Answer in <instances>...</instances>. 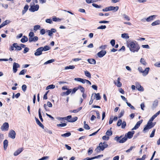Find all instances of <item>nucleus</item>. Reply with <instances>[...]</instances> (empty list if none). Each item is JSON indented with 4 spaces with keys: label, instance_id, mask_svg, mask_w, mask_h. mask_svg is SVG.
<instances>
[{
    "label": "nucleus",
    "instance_id": "nucleus-1",
    "mask_svg": "<svg viewBox=\"0 0 160 160\" xmlns=\"http://www.w3.org/2000/svg\"><path fill=\"white\" fill-rule=\"evenodd\" d=\"M127 46L129 48L130 51L133 52H138L140 49L139 46L136 44V41H127Z\"/></svg>",
    "mask_w": 160,
    "mask_h": 160
},
{
    "label": "nucleus",
    "instance_id": "nucleus-2",
    "mask_svg": "<svg viewBox=\"0 0 160 160\" xmlns=\"http://www.w3.org/2000/svg\"><path fill=\"white\" fill-rule=\"evenodd\" d=\"M108 145L106 144L105 142L103 143L100 142L95 149V151L97 152H99L100 151L103 150L105 148L108 147Z\"/></svg>",
    "mask_w": 160,
    "mask_h": 160
},
{
    "label": "nucleus",
    "instance_id": "nucleus-3",
    "mask_svg": "<svg viewBox=\"0 0 160 160\" xmlns=\"http://www.w3.org/2000/svg\"><path fill=\"white\" fill-rule=\"evenodd\" d=\"M152 122V121L150 120H149L147 124L145 125L143 129V131L146 132V130L150 129L154 127L156 124V122H155L153 123Z\"/></svg>",
    "mask_w": 160,
    "mask_h": 160
},
{
    "label": "nucleus",
    "instance_id": "nucleus-4",
    "mask_svg": "<svg viewBox=\"0 0 160 160\" xmlns=\"http://www.w3.org/2000/svg\"><path fill=\"white\" fill-rule=\"evenodd\" d=\"M138 70L139 72L140 73H142V75L143 76H146L147 75L149 71V68H146L144 71L143 70V69L141 67H139L138 68Z\"/></svg>",
    "mask_w": 160,
    "mask_h": 160
},
{
    "label": "nucleus",
    "instance_id": "nucleus-5",
    "mask_svg": "<svg viewBox=\"0 0 160 160\" xmlns=\"http://www.w3.org/2000/svg\"><path fill=\"white\" fill-rule=\"evenodd\" d=\"M78 119V117H76L73 118H72L71 115H69L67 117H64V120H67L69 122H73L77 121Z\"/></svg>",
    "mask_w": 160,
    "mask_h": 160
},
{
    "label": "nucleus",
    "instance_id": "nucleus-6",
    "mask_svg": "<svg viewBox=\"0 0 160 160\" xmlns=\"http://www.w3.org/2000/svg\"><path fill=\"white\" fill-rule=\"evenodd\" d=\"M39 6L38 4L36 5H31L30 8L29 10L32 12H34L35 11H38L39 8Z\"/></svg>",
    "mask_w": 160,
    "mask_h": 160
},
{
    "label": "nucleus",
    "instance_id": "nucleus-7",
    "mask_svg": "<svg viewBox=\"0 0 160 160\" xmlns=\"http://www.w3.org/2000/svg\"><path fill=\"white\" fill-rule=\"evenodd\" d=\"M9 124L8 122H4L1 127V129L3 131H6L9 129Z\"/></svg>",
    "mask_w": 160,
    "mask_h": 160
},
{
    "label": "nucleus",
    "instance_id": "nucleus-8",
    "mask_svg": "<svg viewBox=\"0 0 160 160\" xmlns=\"http://www.w3.org/2000/svg\"><path fill=\"white\" fill-rule=\"evenodd\" d=\"M20 67V65L18 63L14 62L13 65L12 70L14 73H16L17 70V68Z\"/></svg>",
    "mask_w": 160,
    "mask_h": 160
},
{
    "label": "nucleus",
    "instance_id": "nucleus-9",
    "mask_svg": "<svg viewBox=\"0 0 160 160\" xmlns=\"http://www.w3.org/2000/svg\"><path fill=\"white\" fill-rule=\"evenodd\" d=\"M16 133L13 130L10 131L8 133V137L12 139H14L15 138Z\"/></svg>",
    "mask_w": 160,
    "mask_h": 160
},
{
    "label": "nucleus",
    "instance_id": "nucleus-10",
    "mask_svg": "<svg viewBox=\"0 0 160 160\" xmlns=\"http://www.w3.org/2000/svg\"><path fill=\"white\" fill-rule=\"evenodd\" d=\"M143 120H141L140 121H139L138 122L136 123V124L135 125L134 127H133V128L132 129V130H136L140 126L141 124L142 123Z\"/></svg>",
    "mask_w": 160,
    "mask_h": 160
},
{
    "label": "nucleus",
    "instance_id": "nucleus-11",
    "mask_svg": "<svg viewBox=\"0 0 160 160\" xmlns=\"http://www.w3.org/2000/svg\"><path fill=\"white\" fill-rule=\"evenodd\" d=\"M106 53V52L105 51L102 50L97 53V55L101 58Z\"/></svg>",
    "mask_w": 160,
    "mask_h": 160
},
{
    "label": "nucleus",
    "instance_id": "nucleus-12",
    "mask_svg": "<svg viewBox=\"0 0 160 160\" xmlns=\"http://www.w3.org/2000/svg\"><path fill=\"white\" fill-rule=\"evenodd\" d=\"M120 78H118L117 79V82L115 81L114 82V84L118 87H120L122 85V84L120 82Z\"/></svg>",
    "mask_w": 160,
    "mask_h": 160
},
{
    "label": "nucleus",
    "instance_id": "nucleus-13",
    "mask_svg": "<svg viewBox=\"0 0 160 160\" xmlns=\"http://www.w3.org/2000/svg\"><path fill=\"white\" fill-rule=\"evenodd\" d=\"M42 51L41 47L38 48L36 50V52L34 53L36 56H39L42 54Z\"/></svg>",
    "mask_w": 160,
    "mask_h": 160
},
{
    "label": "nucleus",
    "instance_id": "nucleus-14",
    "mask_svg": "<svg viewBox=\"0 0 160 160\" xmlns=\"http://www.w3.org/2000/svg\"><path fill=\"white\" fill-rule=\"evenodd\" d=\"M135 133V132L134 131H130L128 132L127 133V138L130 139L132 138L133 136V134Z\"/></svg>",
    "mask_w": 160,
    "mask_h": 160
},
{
    "label": "nucleus",
    "instance_id": "nucleus-15",
    "mask_svg": "<svg viewBox=\"0 0 160 160\" xmlns=\"http://www.w3.org/2000/svg\"><path fill=\"white\" fill-rule=\"evenodd\" d=\"M38 38L37 36L33 37H29V41L30 42H35L38 40Z\"/></svg>",
    "mask_w": 160,
    "mask_h": 160
},
{
    "label": "nucleus",
    "instance_id": "nucleus-16",
    "mask_svg": "<svg viewBox=\"0 0 160 160\" xmlns=\"http://www.w3.org/2000/svg\"><path fill=\"white\" fill-rule=\"evenodd\" d=\"M136 88L139 91H143L144 89L138 83H136Z\"/></svg>",
    "mask_w": 160,
    "mask_h": 160
},
{
    "label": "nucleus",
    "instance_id": "nucleus-17",
    "mask_svg": "<svg viewBox=\"0 0 160 160\" xmlns=\"http://www.w3.org/2000/svg\"><path fill=\"white\" fill-rule=\"evenodd\" d=\"M23 150V148H19L18 150L16 151L13 154V155L15 156H16L19 154Z\"/></svg>",
    "mask_w": 160,
    "mask_h": 160
},
{
    "label": "nucleus",
    "instance_id": "nucleus-18",
    "mask_svg": "<svg viewBox=\"0 0 160 160\" xmlns=\"http://www.w3.org/2000/svg\"><path fill=\"white\" fill-rule=\"evenodd\" d=\"M156 17V16L155 15H152L146 18V20L147 22H149L152 20Z\"/></svg>",
    "mask_w": 160,
    "mask_h": 160
},
{
    "label": "nucleus",
    "instance_id": "nucleus-19",
    "mask_svg": "<svg viewBox=\"0 0 160 160\" xmlns=\"http://www.w3.org/2000/svg\"><path fill=\"white\" fill-rule=\"evenodd\" d=\"M118 9L119 7L118 6H110V11H113L114 12H115L118 11Z\"/></svg>",
    "mask_w": 160,
    "mask_h": 160
},
{
    "label": "nucleus",
    "instance_id": "nucleus-20",
    "mask_svg": "<svg viewBox=\"0 0 160 160\" xmlns=\"http://www.w3.org/2000/svg\"><path fill=\"white\" fill-rule=\"evenodd\" d=\"M93 95L94 96L95 98V99L97 100H99L101 99V96L100 95V94L99 93H93L92 94V96Z\"/></svg>",
    "mask_w": 160,
    "mask_h": 160
},
{
    "label": "nucleus",
    "instance_id": "nucleus-21",
    "mask_svg": "<svg viewBox=\"0 0 160 160\" xmlns=\"http://www.w3.org/2000/svg\"><path fill=\"white\" fill-rule=\"evenodd\" d=\"M160 113V110L157 112L154 115L149 119L152 121Z\"/></svg>",
    "mask_w": 160,
    "mask_h": 160
},
{
    "label": "nucleus",
    "instance_id": "nucleus-22",
    "mask_svg": "<svg viewBox=\"0 0 160 160\" xmlns=\"http://www.w3.org/2000/svg\"><path fill=\"white\" fill-rule=\"evenodd\" d=\"M75 68V66L73 65H69V66H66L64 68L65 70L68 69H74Z\"/></svg>",
    "mask_w": 160,
    "mask_h": 160
},
{
    "label": "nucleus",
    "instance_id": "nucleus-23",
    "mask_svg": "<svg viewBox=\"0 0 160 160\" xmlns=\"http://www.w3.org/2000/svg\"><path fill=\"white\" fill-rule=\"evenodd\" d=\"M88 62L91 64H95L96 63V61L93 59H88L87 60Z\"/></svg>",
    "mask_w": 160,
    "mask_h": 160
},
{
    "label": "nucleus",
    "instance_id": "nucleus-24",
    "mask_svg": "<svg viewBox=\"0 0 160 160\" xmlns=\"http://www.w3.org/2000/svg\"><path fill=\"white\" fill-rule=\"evenodd\" d=\"M121 37L125 39H128L129 38L128 33H124L121 34Z\"/></svg>",
    "mask_w": 160,
    "mask_h": 160
},
{
    "label": "nucleus",
    "instance_id": "nucleus-25",
    "mask_svg": "<svg viewBox=\"0 0 160 160\" xmlns=\"http://www.w3.org/2000/svg\"><path fill=\"white\" fill-rule=\"evenodd\" d=\"M8 145V141L6 139L4 140L3 142L4 149L5 150L6 149Z\"/></svg>",
    "mask_w": 160,
    "mask_h": 160
},
{
    "label": "nucleus",
    "instance_id": "nucleus-26",
    "mask_svg": "<svg viewBox=\"0 0 160 160\" xmlns=\"http://www.w3.org/2000/svg\"><path fill=\"white\" fill-rule=\"evenodd\" d=\"M160 24V21L159 20H157L153 22L151 24L152 26H155L157 25H159Z\"/></svg>",
    "mask_w": 160,
    "mask_h": 160
},
{
    "label": "nucleus",
    "instance_id": "nucleus-27",
    "mask_svg": "<svg viewBox=\"0 0 160 160\" xmlns=\"http://www.w3.org/2000/svg\"><path fill=\"white\" fill-rule=\"evenodd\" d=\"M103 156V155H98L97 156H95V157H92V158H87V160H92V159H94L97 158H98L100 157H102Z\"/></svg>",
    "mask_w": 160,
    "mask_h": 160
},
{
    "label": "nucleus",
    "instance_id": "nucleus-28",
    "mask_svg": "<svg viewBox=\"0 0 160 160\" xmlns=\"http://www.w3.org/2000/svg\"><path fill=\"white\" fill-rule=\"evenodd\" d=\"M127 140V137L125 136L124 138H122L119 141V142L120 143H123L125 142Z\"/></svg>",
    "mask_w": 160,
    "mask_h": 160
},
{
    "label": "nucleus",
    "instance_id": "nucleus-29",
    "mask_svg": "<svg viewBox=\"0 0 160 160\" xmlns=\"http://www.w3.org/2000/svg\"><path fill=\"white\" fill-rule=\"evenodd\" d=\"M28 40V38L25 36H23V38L21 39V41L22 43L25 42Z\"/></svg>",
    "mask_w": 160,
    "mask_h": 160
},
{
    "label": "nucleus",
    "instance_id": "nucleus-30",
    "mask_svg": "<svg viewBox=\"0 0 160 160\" xmlns=\"http://www.w3.org/2000/svg\"><path fill=\"white\" fill-rule=\"evenodd\" d=\"M42 51H46L50 49V48L48 46L46 45L44 47H41Z\"/></svg>",
    "mask_w": 160,
    "mask_h": 160
},
{
    "label": "nucleus",
    "instance_id": "nucleus-31",
    "mask_svg": "<svg viewBox=\"0 0 160 160\" xmlns=\"http://www.w3.org/2000/svg\"><path fill=\"white\" fill-rule=\"evenodd\" d=\"M28 5H26L24 8V10H23L22 11V14H24L27 11V10L28 9Z\"/></svg>",
    "mask_w": 160,
    "mask_h": 160
},
{
    "label": "nucleus",
    "instance_id": "nucleus-32",
    "mask_svg": "<svg viewBox=\"0 0 160 160\" xmlns=\"http://www.w3.org/2000/svg\"><path fill=\"white\" fill-rule=\"evenodd\" d=\"M158 101L157 100H155L152 103L153 108H156L158 105Z\"/></svg>",
    "mask_w": 160,
    "mask_h": 160
},
{
    "label": "nucleus",
    "instance_id": "nucleus-33",
    "mask_svg": "<svg viewBox=\"0 0 160 160\" xmlns=\"http://www.w3.org/2000/svg\"><path fill=\"white\" fill-rule=\"evenodd\" d=\"M111 129L108 130L106 132V134L107 136L109 137L111 136L112 134V132L111 131Z\"/></svg>",
    "mask_w": 160,
    "mask_h": 160
},
{
    "label": "nucleus",
    "instance_id": "nucleus-34",
    "mask_svg": "<svg viewBox=\"0 0 160 160\" xmlns=\"http://www.w3.org/2000/svg\"><path fill=\"white\" fill-rule=\"evenodd\" d=\"M55 88V85L51 84L48 86L46 88V89L48 90L50 89H53Z\"/></svg>",
    "mask_w": 160,
    "mask_h": 160
},
{
    "label": "nucleus",
    "instance_id": "nucleus-35",
    "mask_svg": "<svg viewBox=\"0 0 160 160\" xmlns=\"http://www.w3.org/2000/svg\"><path fill=\"white\" fill-rule=\"evenodd\" d=\"M85 75L89 78H91V74L90 73L87 71H84Z\"/></svg>",
    "mask_w": 160,
    "mask_h": 160
},
{
    "label": "nucleus",
    "instance_id": "nucleus-36",
    "mask_svg": "<svg viewBox=\"0 0 160 160\" xmlns=\"http://www.w3.org/2000/svg\"><path fill=\"white\" fill-rule=\"evenodd\" d=\"M36 122H37V123L41 128H44V126L42 125V123H41V122H40V121L37 118L36 119Z\"/></svg>",
    "mask_w": 160,
    "mask_h": 160
},
{
    "label": "nucleus",
    "instance_id": "nucleus-37",
    "mask_svg": "<svg viewBox=\"0 0 160 160\" xmlns=\"http://www.w3.org/2000/svg\"><path fill=\"white\" fill-rule=\"evenodd\" d=\"M140 62V63L144 65H146L147 64V63L146 62L145 60L143 58H141Z\"/></svg>",
    "mask_w": 160,
    "mask_h": 160
},
{
    "label": "nucleus",
    "instance_id": "nucleus-38",
    "mask_svg": "<svg viewBox=\"0 0 160 160\" xmlns=\"http://www.w3.org/2000/svg\"><path fill=\"white\" fill-rule=\"evenodd\" d=\"M71 135V133L69 132H67L65 134L61 135V136L62 137H68L70 136Z\"/></svg>",
    "mask_w": 160,
    "mask_h": 160
},
{
    "label": "nucleus",
    "instance_id": "nucleus-39",
    "mask_svg": "<svg viewBox=\"0 0 160 160\" xmlns=\"http://www.w3.org/2000/svg\"><path fill=\"white\" fill-rule=\"evenodd\" d=\"M55 61L53 59H52L50 60H49L47 61L46 62H45L44 63V64H47L48 63H50L54 62Z\"/></svg>",
    "mask_w": 160,
    "mask_h": 160
},
{
    "label": "nucleus",
    "instance_id": "nucleus-40",
    "mask_svg": "<svg viewBox=\"0 0 160 160\" xmlns=\"http://www.w3.org/2000/svg\"><path fill=\"white\" fill-rule=\"evenodd\" d=\"M78 89H79L80 91L82 93H84V88L82 87L81 86H79L78 87Z\"/></svg>",
    "mask_w": 160,
    "mask_h": 160
},
{
    "label": "nucleus",
    "instance_id": "nucleus-41",
    "mask_svg": "<svg viewBox=\"0 0 160 160\" xmlns=\"http://www.w3.org/2000/svg\"><path fill=\"white\" fill-rule=\"evenodd\" d=\"M40 28V26L39 25H35L34 26V30L36 31L38 30Z\"/></svg>",
    "mask_w": 160,
    "mask_h": 160
},
{
    "label": "nucleus",
    "instance_id": "nucleus-42",
    "mask_svg": "<svg viewBox=\"0 0 160 160\" xmlns=\"http://www.w3.org/2000/svg\"><path fill=\"white\" fill-rule=\"evenodd\" d=\"M15 45H16V43L13 44L12 46L10 48L9 50L11 51H13L14 50V48H15Z\"/></svg>",
    "mask_w": 160,
    "mask_h": 160
},
{
    "label": "nucleus",
    "instance_id": "nucleus-43",
    "mask_svg": "<svg viewBox=\"0 0 160 160\" xmlns=\"http://www.w3.org/2000/svg\"><path fill=\"white\" fill-rule=\"evenodd\" d=\"M126 104H127V105L131 109H133V110L135 109V108H134V107L133 106H132V105L130 103H129L128 102H126Z\"/></svg>",
    "mask_w": 160,
    "mask_h": 160
},
{
    "label": "nucleus",
    "instance_id": "nucleus-44",
    "mask_svg": "<svg viewBox=\"0 0 160 160\" xmlns=\"http://www.w3.org/2000/svg\"><path fill=\"white\" fill-rule=\"evenodd\" d=\"M92 5L94 7L96 8H101L102 7L101 6H99L94 3L92 4Z\"/></svg>",
    "mask_w": 160,
    "mask_h": 160
},
{
    "label": "nucleus",
    "instance_id": "nucleus-45",
    "mask_svg": "<svg viewBox=\"0 0 160 160\" xmlns=\"http://www.w3.org/2000/svg\"><path fill=\"white\" fill-rule=\"evenodd\" d=\"M15 48L17 50H20L22 49V48H21V47H20V46H18L17 43H16V45H15Z\"/></svg>",
    "mask_w": 160,
    "mask_h": 160
},
{
    "label": "nucleus",
    "instance_id": "nucleus-46",
    "mask_svg": "<svg viewBox=\"0 0 160 160\" xmlns=\"http://www.w3.org/2000/svg\"><path fill=\"white\" fill-rule=\"evenodd\" d=\"M109 138V137L108 136H104L102 137V139L103 140H108Z\"/></svg>",
    "mask_w": 160,
    "mask_h": 160
},
{
    "label": "nucleus",
    "instance_id": "nucleus-47",
    "mask_svg": "<svg viewBox=\"0 0 160 160\" xmlns=\"http://www.w3.org/2000/svg\"><path fill=\"white\" fill-rule=\"evenodd\" d=\"M106 27L105 25H102L98 27V29H104L106 28Z\"/></svg>",
    "mask_w": 160,
    "mask_h": 160
},
{
    "label": "nucleus",
    "instance_id": "nucleus-48",
    "mask_svg": "<svg viewBox=\"0 0 160 160\" xmlns=\"http://www.w3.org/2000/svg\"><path fill=\"white\" fill-rule=\"evenodd\" d=\"M27 88V86L26 85H23L22 87V91L24 92H25L26 91Z\"/></svg>",
    "mask_w": 160,
    "mask_h": 160
},
{
    "label": "nucleus",
    "instance_id": "nucleus-49",
    "mask_svg": "<svg viewBox=\"0 0 160 160\" xmlns=\"http://www.w3.org/2000/svg\"><path fill=\"white\" fill-rule=\"evenodd\" d=\"M52 19L53 21H55V22L60 21L61 20V19H60L59 18H56V17L53 18H52Z\"/></svg>",
    "mask_w": 160,
    "mask_h": 160
},
{
    "label": "nucleus",
    "instance_id": "nucleus-50",
    "mask_svg": "<svg viewBox=\"0 0 160 160\" xmlns=\"http://www.w3.org/2000/svg\"><path fill=\"white\" fill-rule=\"evenodd\" d=\"M67 125V124L66 123H63L62 124H59L57 125V126L58 127H64L65 126Z\"/></svg>",
    "mask_w": 160,
    "mask_h": 160
},
{
    "label": "nucleus",
    "instance_id": "nucleus-51",
    "mask_svg": "<svg viewBox=\"0 0 160 160\" xmlns=\"http://www.w3.org/2000/svg\"><path fill=\"white\" fill-rule=\"evenodd\" d=\"M121 125H122V128H125V127L126 125V122L125 121H123L122 122Z\"/></svg>",
    "mask_w": 160,
    "mask_h": 160
},
{
    "label": "nucleus",
    "instance_id": "nucleus-52",
    "mask_svg": "<svg viewBox=\"0 0 160 160\" xmlns=\"http://www.w3.org/2000/svg\"><path fill=\"white\" fill-rule=\"evenodd\" d=\"M45 21L47 23H49L50 24H52V20L51 19H47Z\"/></svg>",
    "mask_w": 160,
    "mask_h": 160
},
{
    "label": "nucleus",
    "instance_id": "nucleus-53",
    "mask_svg": "<svg viewBox=\"0 0 160 160\" xmlns=\"http://www.w3.org/2000/svg\"><path fill=\"white\" fill-rule=\"evenodd\" d=\"M72 91V89H68L67 91L66 92V95H68L70 94Z\"/></svg>",
    "mask_w": 160,
    "mask_h": 160
},
{
    "label": "nucleus",
    "instance_id": "nucleus-54",
    "mask_svg": "<svg viewBox=\"0 0 160 160\" xmlns=\"http://www.w3.org/2000/svg\"><path fill=\"white\" fill-rule=\"evenodd\" d=\"M155 129H153V131H152V133L150 134V137L151 138H152L154 137L155 133Z\"/></svg>",
    "mask_w": 160,
    "mask_h": 160
},
{
    "label": "nucleus",
    "instance_id": "nucleus-55",
    "mask_svg": "<svg viewBox=\"0 0 160 160\" xmlns=\"http://www.w3.org/2000/svg\"><path fill=\"white\" fill-rule=\"evenodd\" d=\"M154 65L155 66L157 67H160V62H156Z\"/></svg>",
    "mask_w": 160,
    "mask_h": 160
},
{
    "label": "nucleus",
    "instance_id": "nucleus-56",
    "mask_svg": "<svg viewBox=\"0 0 160 160\" xmlns=\"http://www.w3.org/2000/svg\"><path fill=\"white\" fill-rule=\"evenodd\" d=\"M124 18L125 19L128 21H129L130 20V18L129 16L126 15H123Z\"/></svg>",
    "mask_w": 160,
    "mask_h": 160
},
{
    "label": "nucleus",
    "instance_id": "nucleus-57",
    "mask_svg": "<svg viewBox=\"0 0 160 160\" xmlns=\"http://www.w3.org/2000/svg\"><path fill=\"white\" fill-rule=\"evenodd\" d=\"M142 47L143 48H146L147 49H149L150 48L148 44L142 45Z\"/></svg>",
    "mask_w": 160,
    "mask_h": 160
},
{
    "label": "nucleus",
    "instance_id": "nucleus-58",
    "mask_svg": "<svg viewBox=\"0 0 160 160\" xmlns=\"http://www.w3.org/2000/svg\"><path fill=\"white\" fill-rule=\"evenodd\" d=\"M110 7H108L107 8H105L103 9H102V11L104 12H106V11H110Z\"/></svg>",
    "mask_w": 160,
    "mask_h": 160
},
{
    "label": "nucleus",
    "instance_id": "nucleus-59",
    "mask_svg": "<svg viewBox=\"0 0 160 160\" xmlns=\"http://www.w3.org/2000/svg\"><path fill=\"white\" fill-rule=\"evenodd\" d=\"M48 158H49V157H48V156L43 157H42V158L39 159L38 160H47V159H48Z\"/></svg>",
    "mask_w": 160,
    "mask_h": 160
},
{
    "label": "nucleus",
    "instance_id": "nucleus-60",
    "mask_svg": "<svg viewBox=\"0 0 160 160\" xmlns=\"http://www.w3.org/2000/svg\"><path fill=\"white\" fill-rule=\"evenodd\" d=\"M122 121L121 119H119L117 123V125L118 126H120L122 124Z\"/></svg>",
    "mask_w": 160,
    "mask_h": 160
},
{
    "label": "nucleus",
    "instance_id": "nucleus-61",
    "mask_svg": "<svg viewBox=\"0 0 160 160\" xmlns=\"http://www.w3.org/2000/svg\"><path fill=\"white\" fill-rule=\"evenodd\" d=\"M84 128L86 129L89 130L90 129V128L87 124L84 125Z\"/></svg>",
    "mask_w": 160,
    "mask_h": 160
},
{
    "label": "nucleus",
    "instance_id": "nucleus-62",
    "mask_svg": "<svg viewBox=\"0 0 160 160\" xmlns=\"http://www.w3.org/2000/svg\"><path fill=\"white\" fill-rule=\"evenodd\" d=\"M26 72V71H25V70L23 69L19 73V75H24Z\"/></svg>",
    "mask_w": 160,
    "mask_h": 160
},
{
    "label": "nucleus",
    "instance_id": "nucleus-63",
    "mask_svg": "<svg viewBox=\"0 0 160 160\" xmlns=\"http://www.w3.org/2000/svg\"><path fill=\"white\" fill-rule=\"evenodd\" d=\"M78 89V88H73L72 91V93H74Z\"/></svg>",
    "mask_w": 160,
    "mask_h": 160
},
{
    "label": "nucleus",
    "instance_id": "nucleus-64",
    "mask_svg": "<svg viewBox=\"0 0 160 160\" xmlns=\"http://www.w3.org/2000/svg\"><path fill=\"white\" fill-rule=\"evenodd\" d=\"M29 37H32L34 36V34L32 32H30L29 34Z\"/></svg>",
    "mask_w": 160,
    "mask_h": 160
}]
</instances>
